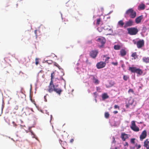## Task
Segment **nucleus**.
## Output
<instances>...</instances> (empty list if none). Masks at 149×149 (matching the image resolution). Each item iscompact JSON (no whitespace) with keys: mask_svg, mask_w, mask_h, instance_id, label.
<instances>
[{"mask_svg":"<svg viewBox=\"0 0 149 149\" xmlns=\"http://www.w3.org/2000/svg\"><path fill=\"white\" fill-rule=\"evenodd\" d=\"M129 92H131L132 93H133L134 92L133 90L131 88L129 89L128 91Z\"/></svg>","mask_w":149,"mask_h":149,"instance_id":"obj_53","label":"nucleus"},{"mask_svg":"<svg viewBox=\"0 0 149 149\" xmlns=\"http://www.w3.org/2000/svg\"><path fill=\"white\" fill-rule=\"evenodd\" d=\"M121 48V46L118 44L115 45L113 46L114 49L116 50H119Z\"/></svg>","mask_w":149,"mask_h":149,"instance_id":"obj_24","label":"nucleus"},{"mask_svg":"<svg viewBox=\"0 0 149 149\" xmlns=\"http://www.w3.org/2000/svg\"><path fill=\"white\" fill-rule=\"evenodd\" d=\"M53 73H52L51 75V79H53L54 78V76L53 75Z\"/></svg>","mask_w":149,"mask_h":149,"instance_id":"obj_58","label":"nucleus"},{"mask_svg":"<svg viewBox=\"0 0 149 149\" xmlns=\"http://www.w3.org/2000/svg\"><path fill=\"white\" fill-rule=\"evenodd\" d=\"M102 100H104L109 97V96L107 93H104L102 94Z\"/></svg>","mask_w":149,"mask_h":149,"instance_id":"obj_18","label":"nucleus"},{"mask_svg":"<svg viewBox=\"0 0 149 149\" xmlns=\"http://www.w3.org/2000/svg\"><path fill=\"white\" fill-rule=\"evenodd\" d=\"M127 101V103L130 105H132L134 102L133 100L131 99Z\"/></svg>","mask_w":149,"mask_h":149,"instance_id":"obj_31","label":"nucleus"},{"mask_svg":"<svg viewBox=\"0 0 149 149\" xmlns=\"http://www.w3.org/2000/svg\"><path fill=\"white\" fill-rule=\"evenodd\" d=\"M92 43L91 40H90L86 41V43L87 44H91Z\"/></svg>","mask_w":149,"mask_h":149,"instance_id":"obj_48","label":"nucleus"},{"mask_svg":"<svg viewBox=\"0 0 149 149\" xmlns=\"http://www.w3.org/2000/svg\"><path fill=\"white\" fill-rule=\"evenodd\" d=\"M26 61V58L25 57L23 58H22L20 61H18V62L19 63L23 64L24 62H25Z\"/></svg>","mask_w":149,"mask_h":149,"instance_id":"obj_28","label":"nucleus"},{"mask_svg":"<svg viewBox=\"0 0 149 149\" xmlns=\"http://www.w3.org/2000/svg\"><path fill=\"white\" fill-rule=\"evenodd\" d=\"M149 141H148V139H146V140L144 141V145L143 146L144 147L146 146V145H147V146H149Z\"/></svg>","mask_w":149,"mask_h":149,"instance_id":"obj_27","label":"nucleus"},{"mask_svg":"<svg viewBox=\"0 0 149 149\" xmlns=\"http://www.w3.org/2000/svg\"><path fill=\"white\" fill-rule=\"evenodd\" d=\"M131 56L133 57L134 59H136L138 57L136 52H134L132 54Z\"/></svg>","mask_w":149,"mask_h":149,"instance_id":"obj_32","label":"nucleus"},{"mask_svg":"<svg viewBox=\"0 0 149 149\" xmlns=\"http://www.w3.org/2000/svg\"><path fill=\"white\" fill-rule=\"evenodd\" d=\"M98 52L97 49L93 50L90 52V57L93 58H95L97 55Z\"/></svg>","mask_w":149,"mask_h":149,"instance_id":"obj_4","label":"nucleus"},{"mask_svg":"<svg viewBox=\"0 0 149 149\" xmlns=\"http://www.w3.org/2000/svg\"><path fill=\"white\" fill-rule=\"evenodd\" d=\"M61 70V73H63V74L62 76H64L65 75V73L64 72L63 69H62Z\"/></svg>","mask_w":149,"mask_h":149,"instance_id":"obj_59","label":"nucleus"},{"mask_svg":"<svg viewBox=\"0 0 149 149\" xmlns=\"http://www.w3.org/2000/svg\"><path fill=\"white\" fill-rule=\"evenodd\" d=\"M145 5L144 4L141 3L138 6V8L139 10H143L145 9Z\"/></svg>","mask_w":149,"mask_h":149,"instance_id":"obj_20","label":"nucleus"},{"mask_svg":"<svg viewBox=\"0 0 149 149\" xmlns=\"http://www.w3.org/2000/svg\"><path fill=\"white\" fill-rule=\"evenodd\" d=\"M93 83H94V84L95 85H97L99 83V81L97 79L96 77H95V78L93 80Z\"/></svg>","mask_w":149,"mask_h":149,"instance_id":"obj_25","label":"nucleus"},{"mask_svg":"<svg viewBox=\"0 0 149 149\" xmlns=\"http://www.w3.org/2000/svg\"><path fill=\"white\" fill-rule=\"evenodd\" d=\"M147 136V132L146 130H144L141 133L139 137L140 140L142 141L143 140L145 139Z\"/></svg>","mask_w":149,"mask_h":149,"instance_id":"obj_8","label":"nucleus"},{"mask_svg":"<svg viewBox=\"0 0 149 149\" xmlns=\"http://www.w3.org/2000/svg\"><path fill=\"white\" fill-rule=\"evenodd\" d=\"M134 22L132 20L130 19L128 21H126L125 22L124 28H126L128 27L133 26L134 25Z\"/></svg>","mask_w":149,"mask_h":149,"instance_id":"obj_5","label":"nucleus"},{"mask_svg":"<svg viewBox=\"0 0 149 149\" xmlns=\"http://www.w3.org/2000/svg\"><path fill=\"white\" fill-rule=\"evenodd\" d=\"M31 135H33V136L32 137L33 138H36V135L34 134V133L33 132V131H31Z\"/></svg>","mask_w":149,"mask_h":149,"instance_id":"obj_49","label":"nucleus"},{"mask_svg":"<svg viewBox=\"0 0 149 149\" xmlns=\"http://www.w3.org/2000/svg\"><path fill=\"white\" fill-rule=\"evenodd\" d=\"M143 18V15H141L137 17L135 19V22L137 24H138L141 22V20Z\"/></svg>","mask_w":149,"mask_h":149,"instance_id":"obj_11","label":"nucleus"},{"mask_svg":"<svg viewBox=\"0 0 149 149\" xmlns=\"http://www.w3.org/2000/svg\"><path fill=\"white\" fill-rule=\"evenodd\" d=\"M127 52L126 50L123 49H121L120 51V54L121 56H124L126 55Z\"/></svg>","mask_w":149,"mask_h":149,"instance_id":"obj_15","label":"nucleus"},{"mask_svg":"<svg viewBox=\"0 0 149 149\" xmlns=\"http://www.w3.org/2000/svg\"><path fill=\"white\" fill-rule=\"evenodd\" d=\"M131 129L134 132H138L139 130V128L136 126V125L133 127L131 128Z\"/></svg>","mask_w":149,"mask_h":149,"instance_id":"obj_23","label":"nucleus"},{"mask_svg":"<svg viewBox=\"0 0 149 149\" xmlns=\"http://www.w3.org/2000/svg\"><path fill=\"white\" fill-rule=\"evenodd\" d=\"M53 91H54L58 95H61L62 92L63 91V90L61 88H56L54 87L52 89V91H49V92L50 93H51Z\"/></svg>","mask_w":149,"mask_h":149,"instance_id":"obj_7","label":"nucleus"},{"mask_svg":"<svg viewBox=\"0 0 149 149\" xmlns=\"http://www.w3.org/2000/svg\"><path fill=\"white\" fill-rule=\"evenodd\" d=\"M96 77V76L93 75H89V78L91 79L92 80V81Z\"/></svg>","mask_w":149,"mask_h":149,"instance_id":"obj_34","label":"nucleus"},{"mask_svg":"<svg viewBox=\"0 0 149 149\" xmlns=\"http://www.w3.org/2000/svg\"><path fill=\"white\" fill-rule=\"evenodd\" d=\"M136 12L134 10V12L129 15V16L131 18H134L136 17Z\"/></svg>","mask_w":149,"mask_h":149,"instance_id":"obj_22","label":"nucleus"},{"mask_svg":"<svg viewBox=\"0 0 149 149\" xmlns=\"http://www.w3.org/2000/svg\"><path fill=\"white\" fill-rule=\"evenodd\" d=\"M24 109L25 110L24 112L26 115H29L31 111H33L32 109H30L28 107L23 108V110Z\"/></svg>","mask_w":149,"mask_h":149,"instance_id":"obj_9","label":"nucleus"},{"mask_svg":"<svg viewBox=\"0 0 149 149\" xmlns=\"http://www.w3.org/2000/svg\"><path fill=\"white\" fill-rule=\"evenodd\" d=\"M125 104H126L125 106L126 107V108H128L130 105L127 103V101H126Z\"/></svg>","mask_w":149,"mask_h":149,"instance_id":"obj_51","label":"nucleus"},{"mask_svg":"<svg viewBox=\"0 0 149 149\" xmlns=\"http://www.w3.org/2000/svg\"><path fill=\"white\" fill-rule=\"evenodd\" d=\"M132 79H135V74H134V75H132Z\"/></svg>","mask_w":149,"mask_h":149,"instance_id":"obj_63","label":"nucleus"},{"mask_svg":"<svg viewBox=\"0 0 149 149\" xmlns=\"http://www.w3.org/2000/svg\"><path fill=\"white\" fill-rule=\"evenodd\" d=\"M143 60L144 62L146 63H149V57H143Z\"/></svg>","mask_w":149,"mask_h":149,"instance_id":"obj_26","label":"nucleus"},{"mask_svg":"<svg viewBox=\"0 0 149 149\" xmlns=\"http://www.w3.org/2000/svg\"><path fill=\"white\" fill-rule=\"evenodd\" d=\"M120 137L122 139V140L125 141L126 140V139L128 138L129 136L128 135L126 134L125 132H122L121 134Z\"/></svg>","mask_w":149,"mask_h":149,"instance_id":"obj_10","label":"nucleus"},{"mask_svg":"<svg viewBox=\"0 0 149 149\" xmlns=\"http://www.w3.org/2000/svg\"><path fill=\"white\" fill-rule=\"evenodd\" d=\"M125 65L123 63L121 65V67L122 68H123V69L124 70V68L125 67Z\"/></svg>","mask_w":149,"mask_h":149,"instance_id":"obj_62","label":"nucleus"},{"mask_svg":"<svg viewBox=\"0 0 149 149\" xmlns=\"http://www.w3.org/2000/svg\"><path fill=\"white\" fill-rule=\"evenodd\" d=\"M136 71L135 73L137 74V76H139L141 75L143 73L142 70L139 68H137Z\"/></svg>","mask_w":149,"mask_h":149,"instance_id":"obj_14","label":"nucleus"},{"mask_svg":"<svg viewBox=\"0 0 149 149\" xmlns=\"http://www.w3.org/2000/svg\"><path fill=\"white\" fill-rule=\"evenodd\" d=\"M136 124L135 123V121H132L131 122V125L130 126V128L133 127L135 126H136Z\"/></svg>","mask_w":149,"mask_h":149,"instance_id":"obj_37","label":"nucleus"},{"mask_svg":"<svg viewBox=\"0 0 149 149\" xmlns=\"http://www.w3.org/2000/svg\"><path fill=\"white\" fill-rule=\"evenodd\" d=\"M47 95V94L46 95L44 96V100L45 102H47V100L46 99V96Z\"/></svg>","mask_w":149,"mask_h":149,"instance_id":"obj_56","label":"nucleus"},{"mask_svg":"<svg viewBox=\"0 0 149 149\" xmlns=\"http://www.w3.org/2000/svg\"><path fill=\"white\" fill-rule=\"evenodd\" d=\"M114 108L115 109H120V107L117 105H115L114 106Z\"/></svg>","mask_w":149,"mask_h":149,"instance_id":"obj_46","label":"nucleus"},{"mask_svg":"<svg viewBox=\"0 0 149 149\" xmlns=\"http://www.w3.org/2000/svg\"><path fill=\"white\" fill-rule=\"evenodd\" d=\"M128 33L131 35H136L138 32L139 30L136 27H131L127 28Z\"/></svg>","mask_w":149,"mask_h":149,"instance_id":"obj_3","label":"nucleus"},{"mask_svg":"<svg viewBox=\"0 0 149 149\" xmlns=\"http://www.w3.org/2000/svg\"><path fill=\"white\" fill-rule=\"evenodd\" d=\"M106 65L105 62L101 61L97 63L96 65V67L97 69H99L104 67Z\"/></svg>","mask_w":149,"mask_h":149,"instance_id":"obj_6","label":"nucleus"},{"mask_svg":"<svg viewBox=\"0 0 149 149\" xmlns=\"http://www.w3.org/2000/svg\"><path fill=\"white\" fill-rule=\"evenodd\" d=\"M111 63L115 66H117L118 65V63L117 61L116 62H111Z\"/></svg>","mask_w":149,"mask_h":149,"instance_id":"obj_44","label":"nucleus"},{"mask_svg":"<svg viewBox=\"0 0 149 149\" xmlns=\"http://www.w3.org/2000/svg\"><path fill=\"white\" fill-rule=\"evenodd\" d=\"M103 29V27H98L97 28V30L100 32H101Z\"/></svg>","mask_w":149,"mask_h":149,"instance_id":"obj_41","label":"nucleus"},{"mask_svg":"<svg viewBox=\"0 0 149 149\" xmlns=\"http://www.w3.org/2000/svg\"><path fill=\"white\" fill-rule=\"evenodd\" d=\"M85 83H86V84L85 85L86 86L89 87V84L88 82H86Z\"/></svg>","mask_w":149,"mask_h":149,"instance_id":"obj_55","label":"nucleus"},{"mask_svg":"<svg viewBox=\"0 0 149 149\" xmlns=\"http://www.w3.org/2000/svg\"><path fill=\"white\" fill-rule=\"evenodd\" d=\"M123 78L124 80L126 81L129 78V76L128 75H124Z\"/></svg>","mask_w":149,"mask_h":149,"instance_id":"obj_35","label":"nucleus"},{"mask_svg":"<svg viewBox=\"0 0 149 149\" xmlns=\"http://www.w3.org/2000/svg\"><path fill=\"white\" fill-rule=\"evenodd\" d=\"M100 90V88L99 87H96V90L97 91H98L99 90Z\"/></svg>","mask_w":149,"mask_h":149,"instance_id":"obj_64","label":"nucleus"},{"mask_svg":"<svg viewBox=\"0 0 149 149\" xmlns=\"http://www.w3.org/2000/svg\"><path fill=\"white\" fill-rule=\"evenodd\" d=\"M34 33L35 34V36H36V38L38 36L40 35V31H39L36 30L34 31Z\"/></svg>","mask_w":149,"mask_h":149,"instance_id":"obj_33","label":"nucleus"},{"mask_svg":"<svg viewBox=\"0 0 149 149\" xmlns=\"http://www.w3.org/2000/svg\"><path fill=\"white\" fill-rule=\"evenodd\" d=\"M125 23H124L123 20H121L119 21L118 22V26L121 27H124V25H125Z\"/></svg>","mask_w":149,"mask_h":149,"instance_id":"obj_16","label":"nucleus"},{"mask_svg":"<svg viewBox=\"0 0 149 149\" xmlns=\"http://www.w3.org/2000/svg\"><path fill=\"white\" fill-rule=\"evenodd\" d=\"M136 140V139L134 138H132L130 140V143L132 144H135V140Z\"/></svg>","mask_w":149,"mask_h":149,"instance_id":"obj_30","label":"nucleus"},{"mask_svg":"<svg viewBox=\"0 0 149 149\" xmlns=\"http://www.w3.org/2000/svg\"><path fill=\"white\" fill-rule=\"evenodd\" d=\"M135 146L136 147V149H139L141 147V145L138 144L137 143L135 144Z\"/></svg>","mask_w":149,"mask_h":149,"instance_id":"obj_42","label":"nucleus"},{"mask_svg":"<svg viewBox=\"0 0 149 149\" xmlns=\"http://www.w3.org/2000/svg\"><path fill=\"white\" fill-rule=\"evenodd\" d=\"M103 60H104V61L106 63H108L109 62V60L110 58L109 56H107V55H104L103 57Z\"/></svg>","mask_w":149,"mask_h":149,"instance_id":"obj_21","label":"nucleus"},{"mask_svg":"<svg viewBox=\"0 0 149 149\" xmlns=\"http://www.w3.org/2000/svg\"><path fill=\"white\" fill-rule=\"evenodd\" d=\"M121 146H122L121 144H119L118 146H116L115 147V148H113L111 146L110 148V149H120L121 148Z\"/></svg>","mask_w":149,"mask_h":149,"instance_id":"obj_29","label":"nucleus"},{"mask_svg":"<svg viewBox=\"0 0 149 149\" xmlns=\"http://www.w3.org/2000/svg\"><path fill=\"white\" fill-rule=\"evenodd\" d=\"M103 29L104 30H108V31H111V32L112 33L113 32V31L111 29H109L107 27V26H104V27H103Z\"/></svg>","mask_w":149,"mask_h":149,"instance_id":"obj_38","label":"nucleus"},{"mask_svg":"<svg viewBox=\"0 0 149 149\" xmlns=\"http://www.w3.org/2000/svg\"><path fill=\"white\" fill-rule=\"evenodd\" d=\"M135 146L133 147L130 146V149H135Z\"/></svg>","mask_w":149,"mask_h":149,"instance_id":"obj_57","label":"nucleus"},{"mask_svg":"<svg viewBox=\"0 0 149 149\" xmlns=\"http://www.w3.org/2000/svg\"><path fill=\"white\" fill-rule=\"evenodd\" d=\"M54 65L56 67H57L58 66H59V65L58 63H56V62H54Z\"/></svg>","mask_w":149,"mask_h":149,"instance_id":"obj_61","label":"nucleus"},{"mask_svg":"<svg viewBox=\"0 0 149 149\" xmlns=\"http://www.w3.org/2000/svg\"><path fill=\"white\" fill-rule=\"evenodd\" d=\"M137 68L136 67H129L128 69L129 71H130L131 73H135Z\"/></svg>","mask_w":149,"mask_h":149,"instance_id":"obj_13","label":"nucleus"},{"mask_svg":"<svg viewBox=\"0 0 149 149\" xmlns=\"http://www.w3.org/2000/svg\"><path fill=\"white\" fill-rule=\"evenodd\" d=\"M54 84H53V79H51V81L49 84V89L48 90V92L49 91H52V89L54 87Z\"/></svg>","mask_w":149,"mask_h":149,"instance_id":"obj_12","label":"nucleus"},{"mask_svg":"<svg viewBox=\"0 0 149 149\" xmlns=\"http://www.w3.org/2000/svg\"><path fill=\"white\" fill-rule=\"evenodd\" d=\"M104 116L106 118H108L109 116V114L108 112H106L104 114Z\"/></svg>","mask_w":149,"mask_h":149,"instance_id":"obj_39","label":"nucleus"},{"mask_svg":"<svg viewBox=\"0 0 149 149\" xmlns=\"http://www.w3.org/2000/svg\"><path fill=\"white\" fill-rule=\"evenodd\" d=\"M36 62L35 63L36 65H38V64L39 63V61H38V59L37 58H36Z\"/></svg>","mask_w":149,"mask_h":149,"instance_id":"obj_47","label":"nucleus"},{"mask_svg":"<svg viewBox=\"0 0 149 149\" xmlns=\"http://www.w3.org/2000/svg\"><path fill=\"white\" fill-rule=\"evenodd\" d=\"M132 42L134 45H136L138 49H141L144 45V41L143 39H137L133 40Z\"/></svg>","mask_w":149,"mask_h":149,"instance_id":"obj_1","label":"nucleus"},{"mask_svg":"<svg viewBox=\"0 0 149 149\" xmlns=\"http://www.w3.org/2000/svg\"><path fill=\"white\" fill-rule=\"evenodd\" d=\"M101 18L100 17H99L97 19L96 22V24L97 25H99L100 24V22H101Z\"/></svg>","mask_w":149,"mask_h":149,"instance_id":"obj_40","label":"nucleus"},{"mask_svg":"<svg viewBox=\"0 0 149 149\" xmlns=\"http://www.w3.org/2000/svg\"><path fill=\"white\" fill-rule=\"evenodd\" d=\"M124 147H128V143L127 142H125V143L124 144Z\"/></svg>","mask_w":149,"mask_h":149,"instance_id":"obj_50","label":"nucleus"},{"mask_svg":"<svg viewBox=\"0 0 149 149\" xmlns=\"http://www.w3.org/2000/svg\"><path fill=\"white\" fill-rule=\"evenodd\" d=\"M12 123H13V126L15 127H16V126H17V125L13 121L12 122Z\"/></svg>","mask_w":149,"mask_h":149,"instance_id":"obj_60","label":"nucleus"},{"mask_svg":"<svg viewBox=\"0 0 149 149\" xmlns=\"http://www.w3.org/2000/svg\"><path fill=\"white\" fill-rule=\"evenodd\" d=\"M4 103L3 102V103L2 104V107H1V112L2 113V112L4 108Z\"/></svg>","mask_w":149,"mask_h":149,"instance_id":"obj_54","label":"nucleus"},{"mask_svg":"<svg viewBox=\"0 0 149 149\" xmlns=\"http://www.w3.org/2000/svg\"><path fill=\"white\" fill-rule=\"evenodd\" d=\"M86 63L87 65H91V63L90 62H89L88 61V59H87L86 61Z\"/></svg>","mask_w":149,"mask_h":149,"instance_id":"obj_45","label":"nucleus"},{"mask_svg":"<svg viewBox=\"0 0 149 149\" xmlns=\"http://www.w3.org/2000/svg\"><path fill=\"white\" fill-rule=\"evenodd\" d=\"M93 95H94V97H95V98H96L97 97V92H95L94 93H93Z\"/></svg>","mask_w":149,"mask_h":149,"instance_id":"obj_52","label":"nucleus"},{"mask_svg":"<svg viewBox=\"0 0 149 149\" xmlns=\"http://www.w3.org/2000/svg\"><path fill=\"white\" fill-rule=\"evenodd\" d=\"M95 40L97 42L101 44V45L99 46L100 47L103 48L104 47L106 41L105 38L102 36H100L96 38Z\"/></svg>","mask_w":149,"mask_h":149,"instance_id":"obj_2","label":"nucleus"},{"mask_svg":"<svg viewBox=\"0 0 149 149\" xmlns=\"http://www.w3.org/2000/svg\"><path fill=\"white\" fill-rule=\"evenodd\" d=\"M134 12V10L132 8H130L127 10L125 14V17H126L125 15H128L130 14L132 12Z\"/></svg>","mask_w":149,"mask_h":149,"instance_id":"obj_17","label":"nucleus"},{"mask_svg":"<svg viewBox=\"0 0 149 149\" xmlns=\"http://www.w3.org/2000/svg\"><path fill=\"white\" fill-rule=\"evenodd\" d=\"M113 141L112 142V145L113 144V143H115L116 142V141L115 140V137L114 136L112 137Z\"/></svg>","mask_w":149,"mask_h":149,"instance_id":"obj_43","label":"nucleus"},{"mask_svg":"<svg viewBox=\"0 0 149 149\" xmlns=\"http://www.w3.org/2000/svg\"><path fill=\"white\" fill-rule=\"evenodd\" d=\"M44 61L45 63H46L49 64H51L53 62V61L51 60H45V59H44Z\"/></svg>","mask_w":149,"mask_h":149,"instance_id":"obj_36","label":"nucleus"},{"mask_svg":"<svg viewBox=\"0 0 149 149\" xmlns=\"http://www.w3.org/2000/svg\"><path fill=\"white\" fill-rule=\"evenodd\" d=\"M63 76L62 75H61V76H60V78H56L55 79H56V80H58V81H61V80H63V81L64 82V88H65V86H66V81L63 78V77L62 76Z\"/></svg>","mask_w":149,"mask_h":149,"instance_id":"obj_19","label":"nucleus"}]
</instances>
